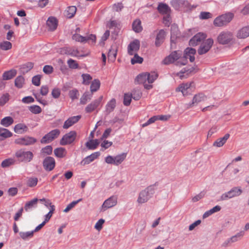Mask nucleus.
I'll return each instance as SVG.
<instances>
[{
	"instance_id": "a18cd8bd",
	"label": "nucleus",
	"mask_w": 249,
	"mask_h": 249,
	"mask_svg": "<svg viewBox=\"0 0 249 249\" xmlns=\"http://www.w3.org/2000/svg\"><path fill=\"white\" fill-rule=\"evenodd\" d=\"M116 107V100L115 99H112L107 105L106 109L108 112L112 111Z\"/></svg>"
},
{
	"instance_id": "f8f14e48",
	"label": "nucleus",
	"mask_w": 249,
	"mask_h": 249,
	"mask_svg": "<svg viewBox=\"0 0 249 249\" xmlns=\"http://www.w3.org/2000/svg\"><path fill=\"white\" fill-rule=\"evenodd\" d=\"M36 142V139L34 137L25 136L15 140V143L18 144L28 145L33 144Z\"/></svg>"
},
{
	"instance_id": "4d7b16f0",
	"label": "nucleus",
	"mask_w": 249,
	"mask_h": 249,
	"mask_svg": "<svg viewBox=\"0 0 249 249\" xmlns=\"http://www.w3.org/2000/svg\"><path fill=\"white\" fill-rule=\"evenodd\" d=\"M83 78V84L84 85H89L92 79V77L89 74H83L82 75Z\"/></svg>"
},
{
	"instance_id": "4468645a",
	"label": "nucleus",
	"mask_w": 249,
	"mask_h": 249,
	"mask_svg": "<svg viewBox=\"0 0 249 249\" xmlns=\"http://www.w3.org/2000/svg\"><path fill=\"white\" fill-rule=\"evenodd\" d=\"M103 98V96H101L98 99L94 100L86 107L85 111L87 113H90L95 110L101 103Z\"/></svg>"
},
{
	"instance_id": "1a4fd4ad",
	"label": "nucleus",
	"mask_w": 249,
	"mask_h": 249,
	"mask_svg": "<svg viewBox=\"0 0 249 249\" xmlns=\"http://www.w3.org/2000/svg\"><path fill=\"white\" fill-rule=\"evenodd\" d=\"M16 157L20 161H30L33 158V154L31 151H24L22 150L16 153Z\"/></svg>"
},
{
	"instance_id": "c9c22d12",
	"label": "nucleus",
	"mask_w": 249,
	"mask_h": 249,
	"mask_svg": "<svg viewBox=\"0 0 249 249\" xmlns=\"http://www.w3.org/2000/svg\"><path fill=\"white\" fill-rule=\"evenodd\" d=\"M92 96V94H90L89 92H85L81 96L80 103L82 105H86L87 102L90 100Z\"/></svg>"
},
{
	"instance_id": "603ef678",
	"label": "nucleus",
	"mask_w": 249,
	"mask_h": 249,
	"mask_svg": "<svg viewBox=\"0 0 249 249\" xmlns=\"http://www.w3.org/2000/svg\"><path fill=\"white\" fill-rule=\"evenodd\" d=\"M134 57L131 59V63L132 64H135L136 63H142L143 61V58L142 57L139 56L137 53L133 54Z\"/></svg>"
},
{
	"instance_id": "bf43d9fd",
	"label": "nucleus",
	"mask_w": 249,
	"mask_h": 249,
	"mask_svg": "<svg viewBox=\"0 0 249 249\" xmlns=\"http://www.w3.org/2000/svg\"><path fill=\"white\" fill-rule=\"evenodd\" d=\"M68 65L70 68L72 69H77L78 68V64L77 62L72 59H70L67 61Z\"/></svg>"
},
{
	"instance_id": "13d9d810",
	"label": "nucleus",
	"mask_w": 249,
	"mask_h": 249,
	"mask_svg": "<svg viewBox=\"0 0 249 249\" xmlns=\"http://www.w3.org/2000/svg\"><path fill=\"white\" fill-rule=\"evenodd\" d=\"M15 160L13 159H8L4 160L1 164L2 167L5 168L14 164Z\"/></svg>"
},
{
	"instance_id": "aec40b11",
	"label": "nucleus",
	"mask_w": 249,
	"mask_h": 249,
	"mask_svg": "<svg viewBox=\"0 0 249 249\" xmlns=\"http://www.w3.org/2000/svg\"><path fill=\"white\" fill-rule=\"evenodd\" d=\"M192 83H182L180 84L176 89V91H180L183 96L187 95L188 94V89H189Z\"/></svg>"
},
{
	"instance_id": "58836bf2",
	"label": "nucleus",
	"mask_w": 249,
	"mask_h": 249,
	"mask_svg": "<svg viewBox=\"0 0 249 249\" xmlns=\"http://www.w3.org/2000/svg\"><path fill=\"white\" fill-rule=\"evenodd\" d=\"M133 30L136 33H140L142 30L141 25V21L140 19H137L134 20L132 24Z\"/></svg>"
},
{
	"instance_id": "9b49d317",
	"label": "nucleus",
	"mask_w": 249,
	"mask_h": 249,
	"mask_svg": "<svg viewBox=\"0 0 249 249\" xmlns=\"http://www.w3.org/2000/svg\"><path fill=\"white\" fill-rule=\"evenodd\" d=\"M117 204V197L115 196H112L106 199L101 206V211L104 212L107 209L111 208Z\"/></svg>"
},
{
	"instance_id": "39448f33",
	"label": "nucleus",
	"mask_w": 249,
	"mask_h": 249,
	"mask_svg": "<svg viewBox=\"0 0 249 249\" xmlns=\"http://www.w3.org/2000/svg\"><path fill=\"white\" fill-rule=\"evenodd\" d=\"M242 193V190L240 187L232 188L229 191L223 194L220 197L219 200H226L234 197L239 196Z\"/></svg>"
},
{
	"instance_id": "f704fd0d",
	"label": "nucleus",
	"mask_w": 249,
	"mask_h": 249,
	"mask_svg": "<svg viewBox=\"0 0 249 249\" xmlns=\"http://www.w3.org/2000/svg\"><path fill=\"white\" fill-rule=\"evenodd\" d=\"M117 55V50L116 48L111 47L108 52V60L110 62H114Z\"/></svg>"
},
{
	"instance_id": "b1692460",
	"label": "nucleus",
	"mask_w": 249,
	"mask_h": 249,
	"mask_svg": "<svg viewBox=\"0 0 249 249\" xmlns=\"http://www.w3.org/2000/svg\"><path fill=\"white\" fill-rule=\"evenodd\" d=\"M194 69L192 68L190 70H186L185 68L181 70L180 72L174 73V75L179 77L180 79L187 78L189 77L190 74L194 71Z\"/></svg>"
},
{
	"instance_id": "9d476101",
	"label": "nucleus",
	"mask_w": 249,
	"mask_h": 249,
	"mask_svg": "<svg viewBox=\"0 0 249 249\" xmlns=\"http://www.w3.org/2000/svg\"><path fill=\"white\" fill-rule=\"evenodd\" d=\"M60 134V131L55 129L52 130L48 134H46L41 140L40 142L42 143H47L51 142L54 139L58 137Z\"/></svg>"
},
{
	"instance_id": "a878e982",
	"label": "nucleus",
	"mask_w": 249,
	"mask_h": 249,
	"mask_svg": "<svg viewBox=\"0 0 249 249\" xmlns=\"http://www.w3.org/2000/svg\"><path fill=\"white\" fill-rule=\"evenodd\" d=\"M14 130L15 133L21 134L28 130V127L24 124L19 123L15 126Z\"/></svg>"
},
{
	"instance_id": "5fc2aeb1",
	"label": "nucleus",
	"mask_w": 249,
	"mask_h": 249,
	"mask_svg": "<svg viewBox=\"0 0 249 249\" xmlns=\"http://www.w3.org/2000/svg\"><path fill=\"white\" fill-rule=\"evenodd\" d=\"M29 110L34 114H39L41 111V108L37 105L31 106L29 108Z\"/></svg>"
},
{
	"instance_id": "864d4df0",
	"label": "nucleus",
	"mask_w": 249,
	"mask_h": 249,
	"mask_svg": "<svg viewBox=\"0 0 249 249\" xmlns=\"http://www.w3.org/2000/svg\"><path fill=\"white\" fill-rule=\"evenodd\" d=\"M72 39H73L77 42H82V43H84V42H86V37L83 36H81L80 35L78 34L77 33L74 34L72 36Z\"/></svg>"
},
{
	"instance_id": "e433bc0d",
	"label": "nucleus",
	"mask_w": 249,
	"mask_h": 249,
	"mask_svg": "<svg viewBox=\"0 0 249 249\" xmlns=\"http://www.w3.org/2000/svg\"><path fill=\"white\" fill-rule=\"evenodd\" d=\"M221 210V207L217 205L210 209L209 211H206L203 215V218H206L209 216L211 215L213 213L220 211Z\"/></svg>"
},
{
	"instance_id": "79ce46f5",
	"label": "nucleus",
	"mask_w": 249,
	"mask_h": 249,
	"mask_svg": "<svg viewBox=\"0 0 249 249\" xmlns=\"http://www.w3.org/2000/svg\"><path fill=\"white\" fill-rule=\"evenodd\" d=\"M100 86V82L98 79H94L91 83L90 85V91L91 92L97 91Z\"/></svg>"
},
{
	"instance_id": "dca6fc26",
	"label": "nucleus",
	"mask_w": 249,
	"mask_h": 249,
	"mask_svg": "<svg viewBox=\"0 0 249 249\" xmlns=\"http://www.w3.org/2000/svg\"><path fill=\"white\" fill-rule=\"evenodd\" d=\"M207 99V96L202 93L196 94L194 96L190 106L193 107L196 106L199 103L206 101Z\"/></svg>"
},
{
	"instance_id": "f257e3e1",
	"label": "nucleus",
	"mask_w": 249,
	"mask_h": 249,
	"mask_svg": "<svg viewBox=\"0 0 249 249\" xmlns=\"http://www.w3.org/2000/svg\"><path fill=\"white\" fill-rule=\"evenodd\" d=\"M196 50L192 48H186L182 56V52L179 51L173 52L170 55L166 57L163 61L165 65L175 63L176 66H182L187 63V59L189 58L190 62H193L195 59V54Z\"/></svg>"
},
{
	"instance_id": "338daca9",
	"label": "nucleus",
	"mask_w": 249,
	"mask_h": 249,
	"mask_svg": "<svg viewBox=\"0 0 249 249\" xmlns=\"http://www.w3.org/2000/svg\"><path fill=\"white\" fill-rule=\"evenodd\" d=\"M53 151V148L50 145H48L42 148L41 150L42 153L44 155H50Z\"/></svg>"
},
{
	"instance_id": "c756f323",
	"label": "nucleus",
	"mask_w": 249,
	"mask_h": 249,
	"mask_svg": "<svg viewBox=\"0 0 249 249\" xmlns=\"http://www.w3.org/2000/svg\"><path fill=\"white\" fill-rule=\"evenodd\" d=\"M77 8L74 6L68 7L65 11V16L69 18H72L76 13Z\"/></svg>"
},
{
	"instance_id": "e2e57ef3",
	"label": "nucleus",
	"mask_w": 249,
	"mask_h": 249,
	"mask_svg": "<svg viewBox=\"0 0 249 249\" xmlns=\"http://www.w3.org/2000/svg\"><path fill=\"white\" fill-rule=\"evenodd\" d=\"M69 96L72 99L74 100L78 98L79 95L78 91L77 89H72L69 91Z\"/></svg>"
},
{
	"instance_id": "680f3d73",
	"label": "nucleus",
	"mask_w": 249,
	"mask_h": 249,
	"mask_svg": "<svg viewBox=\"0 0 249 249\" xmlns=\"http://www.w3.org/2000/svg\"><path fill=\"white\" fill-rule=\"evenodd\" d=\"M132 97L135 100H138L142 96V93L139 90H134L133 91L132 93L131 94Z\"/></svg>"
},
{
	"instance_id": "c03bdc74",
	"label": "nucleus",
	"mask_w": 249,
	"mask_h": 249,
	"mask_svg": "<svg viewBox=\"0 0 249 249\" xmlns=\"http://www.w3.org/2000/svg\"><path fill=\"white\" fill-rule=\"evenodd\" d=\"M12 136V133L6 128L0 127V136L3 138H7Z\"/></svg>"
},
{
	"instance_id": "bb28decb",
	"label": "nucleus",
	"mask_w": 249,
	"mask_h": 249,
	"mask_svg": "<svg viewBox=\"0 0 249 249\" xmlns=\"http://www.w3.org/2000/svg\"><path fill=\"white\" fill-rule=\"evenodd\" d=\"M229 134H226L223 137L217 139L213 143V146L220 147L222 146L229 138Z\"/></svg>"
},
{
	"instance_id": "473e14b6",
	"label": "nucleus",
	"mask_w": 249,
	"mask_h": 249,
	"mask_svg": "<svg viewBox=\"0 0 249 249\" xmlns=\"http://www.w3.org/2000/svg\"><path fill=\"white\" fill-rule=\"evenodd\" d=\"M38 201V199L36 198H35L31 201L27 202L24 206L25 210L28 212L33 207H36Z\"/></svg>"
},
{
	"instance_id": "774afa93",
	"label": "nucleus",
	"mask_w": 249,
	"mask_h": 249,
	"mask_svg": "<svg viewBox=\"0 0 249 249\" xmlns=\"http://www.w3.org/2000/svg\"><path fill=\"white\" fill-rule=\"evenodd\" d=\"M212 14L208 12H202L200 14L199 18L202 19H206L211 18Z\"/></svg>"
},
{
	"instance_id": "69168bd1",
	"label": "nucleus",
	"mask_w": 249,
	"mask_h": 249,
	"mask_svg": "<svg viewBox=\"0 0 249 249\" xmlns=\"http://www.w3.org/2000/svg\"><path fill=\"white\" fill-rule=\"evenodd\" d=\"M61 90L59 88H54L52 91V95L55 99L59 98Z\"/></svg>"
},
{
	"instance_id": "4be33fe9",
	"label": "nucleus",
	"mask_w": 249,
	"mask_h": 249,
	"mask_svg": "<svg viewBox=\"0 0 249 249\" xmlns=\"http://www.w3.org/2000/svg\"><path fill=\"white\" fill-rule=\"evenodd\" d=\"M57 20L54 17H51L47 21V25L50 31H54L57 27Z\"/></svg>"
},
{
	"instance_id": "37998d69",
	"label": "nucleus",
	"mask_w": 249,
	"mask_h": 249,
	"mask_svg": "<svg viewBox=\"0 0 249 249\" xmlns=\"http://www.w3.org/2000/svg\"><path fill=\"white\" fill-rule=\"evenodd\" d=\"M19 236L23 240H26L32 238L34 235V231H30L27 232H19Z\"/></svg>"
},
{
	"instance_id": "ddd939ff",
	"label": "nucleus",
	"mask_w": 249,
	"mask_h": 249,
	"mask_svg": "<svg viewBox=\"0 0 249 249\" xmlns=\"http://www.w3.org/2000/svg\"><path fill=\"white\" fill-rule=\"evenodd\" d=\"M140 42L138 39H135L131 42L127 46V53L130 55L137 53L140 49Z\"/></svg>"
},
{
	"instance_id": "412c9836",
	"label": "nucleus",
	"mask_w": 249,
	"mask_h": 249,
	"mask_svg": "<svg viewBox=\"0 0 249 249\" xmlns=\"http://www.w3.org/2000/svg\"><path fill=\"white\" fill-rule=\"evenodd\" d=\"M100 155V153L99 152H94L84 159L81 161V164L83 165L88 164L96 159Z\"/></svg>"
},
{
	"instance_id": "3c124183",
	"label": "nucleus",
	"mask_w": 249,
	"mask_h": 249,
	"mask_svg": "<svg viewBox=\"0 0 249 249\" xmlns=\"http://www.w3.org/2000/svg\"><path fill=\"white\" fill-rule=\"evenodd\" d=\"M55 211V206L54 205L51 206V209L50 210L49 212L45 215V220L43 221L45 224L48 222L50 218L52 217L53 214V213Z\"/></svg>"
},
{
	"instance_id": "09e8293b",
	"label": "nucleus",
	"mask_w": 249,
	"mask_h": 249,
	"mask_svg": "<svg viewBox=\"0 0 249 249\" xmlns=\"http://www.w3.org/2000/svg\"><path fill=\"white\" fill-rule=\"evenodd\" d=\"M124 7V5L122 2H117L112 5V10L113 12H120Z\"/></svg>"
},
{
	"instance_id": "423d86ee",
	"label": "nucleus",
	"mask_w": 249,
	"mask_h": 249,
	"mask_svg": "<svg viewBox=\"0 0 249 249\" xmlns=\"http://www.w3.org/2000/svg\"><path fill=\"white\" fill-rule=\"evenodd\" d=\"M233 34L228 31L221 32L217 36V41L222 45L227 44L230 43L233 39Z\"/></svg>"
},
{
	"instance_id": "a211bd4d",
	"label": "nucleus",
	"mask_w": 249,
	"mask_h": 249,
	"mask_svg": "<svg viewBox=\"0 0 249 249\" xmlns=\"http://www.w3.org/2000/svg\"><path fill=\"white\" fill-rule=\"evenodd\" d=\"M81 116L80 115L75 116L69 118L64 122V125L63 126V128L68 129L73 124L78 122Z\"/></svg>"
},
{
	"instance_id": "f03ea898",
	"label": "nucleus",
	"mask_w": 249,
	"mask_h": 249,
	"mask_svg": "<svg viewBox=\"0 0 249 249\" xmlns=\"http://www.w3.org/2000/svg\"><path fill=\"white\" fill-rule=\"evenodd\" d=\"M158 73L155 71L142 73L137 76L135 82L138 84H143L145 89H150L153 86L152 85L146 84V81L149 84H151L158 78Z\"/></svg>"
},
{
	"instance_id": "6e6552de",
	"label": "nucleus",
	"mask_w": 249,
	"mask_h": 249,
	"mask_svg": "<svg viewBox=\"0 0 249 249\" xmlns=\"http://www.w3.org/2000/svg\"><path fill=\"white\" fill-rule=\"evenodd\" d=\"M213 41L212 38H208L203 41L199 46L197 52L199 55L207 53L212 48Z\"/></svg>"
},
{
	"instance_id": "6e6d98bb",
	"label": "nucleus",
	"mask_w": 249,
	"mask_h": 249,
	"mask_svg": "<svg viewBox=\"0 0 249 249\" xmlns=\"http://www.w3.org/2000/svg\"><path fill=\"white\" fill-rule=\"evenodd\" d=\"M38 179L36 178L33 177L29 178L27 181V185L30 187H33L36 185Z\"/></svg>"
},
{
	"instance_id": "5701e85b",
	"label": "nucleus",
	"mask_w": 249,
	"mask_h": 249,
	"mask_svg": "<svg viewBox=\"0 0 249 249\" xmlns=\"http://www.w3.org/2000/svg\"><path fill=\"white\" fill-rule=\"evenodd\" d=\"M171 4L176 9L178 10L183 7L187 6L188 2L184 0H172Z\"/></svg>"
},
{
	"instance_id": "8fccbe9b",
	"label": "nucleus",
	"mask_w": 249,
	"mask_h": 249,
	"mask_svg": "<svg viewBox=\"0 0 249 249\" xmlns=\"http://www.w3.org/2000/svg\"><path fill=\"white\" fill-rule=\"evenodd\" d=\"M82 201V199H79L77 200L73 201L71 202V203L68 204L66 208L63 210L64 213H68L69 212L71 209H72L74 206L79 202Z\"/></svg>"
},
{
	"instance_id": "de8ad7c7",
	"label": "nucleus",
	"mask_w": 249,
	"mask_h": 249,
	"mask_svg": "<svg viewBox=\"0 0 249 249\" xmlns=\"http://www.w3.org/2000/svg\"><path fill=\"white\" fill-rule=\"evenodd\" d=\"M12 43L7 41H4L0 43V48L2 50H8L12 48Z\"/></svg>"
},
{
	"instance_id": "2f4dec72",
	"label": "nucleus",
	"mask_w": 249,
	"mask_h": 249,
	"mask_svg": "<svg viewBox=\"0 0 249 249\" xmlns=\"http://www.w3.org/2000/svg\"><path fill=\"white\" fill-rule=\"evenodd\" d=\"M67 151L63 147H59L54 150V154L55 156L59 158L65 157L67 155Z\"/></svg>"
},
{
	"instance_id": "2eb2a0df",
	"label": "nucleus",
	"mask_w": 249,
	"mask_h": 249,
	"mask_svg": "<svg viewBox=\"0 0 249 249\" xmlns=\"http://www.w3.org/2000/svg\"><path fill=\"white\" fill-rule=\"evenodd\" d=\"M55 165V162L54 158L51 157H46L43 160V165L44 168L48 171L53 170Z\"/></svg>"
},
{
	"instance_id": "7ed1b4c3",
	"label": "nucleus",
	"mask_w": 249,
	"mask_h": 249,
	"mask_svg": "<svg viewBox=\"0 0 249 249\" xmlns=\"http://www.w3.org/2000/svg\"><path fill=\"white\" fill-rule=\"evenodd\" d=\"M154 193V189L152 187L145 188L139 193L137 202L141 204L147 202L152 197Z\"/></svg>"
},
{
	"instance_id": "c85d7f7f",
	"label": "nucleus",
	"mask_w": 249,
	"mask_h": 249,
	"mask_svg": "<svg viewBox=\"0 0 249 249\" xmlns=\"http://www.w3.org/2000/svg\"><path fill=\"white\" fill-rule=\"evenodd\" d=\"M158 10L159 13L162 15H168L170 12V8L168 5L163 3L159 4Z\"/></svg>"
},
{
	"instance_id": "20e7f679",
	"label": "nucleus",
	"mask_w": 249,
	"mask_h": 249,
	"mask_svg": "<svg viewBox=\"0 0 249 249\" xmlns=\"http://www.w3.org/2000/svg\"><path fill=\"white\" fill-rule=\"evenodd\" d=\"M233 17L231 13L222 15L216 18L213 21V24L216 27H222L229 23Z\"/></svg>"
},
{
	"instance_id": "0e129e2a",
	"label": "nucleus",
	"mask_w": 249,
	"mask_h": 249,
	"mask_svg": "<svg viewBox=\"0 0 249 249\" xmlns=\"http://www.w3.org/2000/svg\"><path fill=\"white\" fill-rule=\"evenodd\" d=\"M41 76L40 75H37L36 76H34L32 78V83L33 85L38 86L40 84V79H41Z\"/></svg>"
},
{
	"instance_id": "a19ab883",
	"label": "nucleus",
	"mask_w": 249,
	"mask_h": 249,
	"mask_svg": "<svg viewBox=\"0 0 249 249\" xmlns=\"http://www.w3.org/2000/svg\"><path fill=\"white\" fill-rule=\"evenodd\" d=\"M245 234L244 231H241L237 233L235 235L232 236L230 237V240L232 243L237 242L241 240Z\"/></svg>"
},
{
	"instance_id": "72a5a7b5",
	"label": "nucleus",
	"mask_w": 249,
	"mask_h": 249,
	"mask_svg": "<svg viewBox=\"0 0 249 249\" xmlns=\"http://www.w3.org/2000/svg\"><path fill=\"white\" fill-rule=\"evenodd\" d=\"M126 157V154L124 153L114 157V165L116 166H118L121 164L125 160Z\"/></svg>"
},
{
	"instance_id": "0eeeda50",
	"label": "nucleus",
	"mask_w": 249,
	"mask_h": 249,
	"mask_svg": "<svg viewBox=\"0 0 249 249\" xmlns=\"http://www.w3.org/2000/svg\"><path fill=\"white\" fill-rule=\"evenodd\" d=\"M77 133L75 131H71L64 135L60 141L61 145L70 144L73 142L76 137Z\"/></svg>"
},
{
	"instance_id": "7c9ffc66",
	"label": "nucleus",
	"mask_w": 249,
	"mask_h": 249,
	"mask_svg": "<svg viewBox=\"0 0 249 249\" xmlns=\"http://www.w3.org/2000/svg\"><path fill=\"white\" fill-rule=\"evenodd\" d=\"M17 74V71L15 70H11L5 71L2 75V79L4 80H8L12 79Z\"/></svg>"
},
{
	"instance_id": "052dcab7",
	"label": "nucleus",
	"mask_w": 249,
	"mask_h": 249,
	"mask_svg": "<svg viewBox=\"0 0 249 249\" xmlns=\"http://www.w3.org/2000/svg\"><path fill=\"white\" fill-rule=\"evenodd\" d=\"M132 98V97L131 94L127 93L124 94V104L126 106H129L131 103Z\"/></svg>"
},
{
	"instance_id": "393cba45",
	"label": "nucleus",
	"mask_w": 249,
	"mask_h": 249,
	"mask_svg": "<svg viewBox=\"0 0 249 249\" xmlns=\"http://www.w3.org/2000/svg\"><path fill=\"white\" fill-rule=\"evenodd\" d=\"M166 36L165 32L163 30H160L158 33L155 41V45L159 46L163 42Z\"/></svg>"
},
{
	"instance_id": "cd10ccee",
	"label": "nucleus",
	"mask_w": 249,
	"mask_h": 249,
	"mask_svg": "<svg viewBox=\"0 0 249 249\" xmlns=\"http://www.w3.org/2000/svg\"><path fill=\"white\" fill-rule=\"evenodd\" d=\"M238 38H245L249 36V26L243 27L239 30L236 35Z\"/></svg>"
},
{
	"instance_id": "49530a36",
	"label": "nucleus",
	"mask_w": 249,
	"mask_h": 249,
	"mask_svg": "<svg viewBox=\"0 0 249 249\" xmlns=\"http://www.w3.org/2000/svg\"><path fill=\"white\" fill-rule=\"evenodd\" d=\"M24 84V78L22 76H18L15 80V86L20 89L21 88Z\"/></svg>"
},
{
	"instance_id": "ea45409f",
	"label": "nucleus",
	"mask_w": 249,
	"mask_h": 249,
	"mask_svg": "<svg viewBox=\"0 0 249 249\" xmlns=\"http://www.w3.org/2000/svg\"><path fill=\"white\" fill-rule=\"evenodd\" d=\"M14 123L13 119L10 116L5 117L0 121V124L5 126L8 127Z\"/></svg>"
},
{
	"instance_id": "4c0bfd02",
	"label": "nucleus",
	"mask_w": 249,
	"mask_h": 249,
	"mask_svg": "<svg viewBox=\"0 0 249 249\" xmlns=\"http://www.w3.org/2000/svg\"><path fill=\"white\" fill-rule=\"evenodd\" d=\"M99 144V141L97 140H91L86 143V147L89 149H95Z\"/></svg>"
},
{
	"instance_id": "f3484780",
	"label": "nucleus",
	"mask_w": 249,
	"mask_h": 249,
	"mask_svg": "<svg viewBox=\"0 0 249 249\" xmlns=\"http://www.w3.org/2000/svg\"><path fill=\"white\" fill-rule=\"evenodd\" d=\"M206 35L201 33H199L196 35L189 41L190 46H195L199 43L203 39L205 38Z\"/></svg>"
},
{
	"instance_id": "6ab92c4d",
	"label": "nucleus",
	"mask_w": 249,
	"mask_h": 249,
	"mask_svg": "<svg viewBox=\"0 0 249 249\" xmlns=\"http://www.w3.org/2000/svg\"><path fill=\"white\" fill-rule=\"evenodd\" d=\"M65 53L68 55H71L72 56L75 57H84L86 56V55L84 54H80L79 51L76 48H71V47H67L64 49Z\"/></svg>"
}]
</instances>
